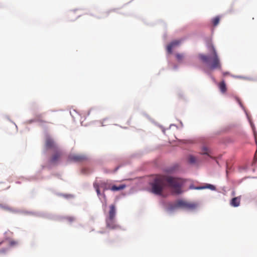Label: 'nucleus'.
<instances>
[{"instance_id": "obj_1", "label": "nucleus", "mask_w": 257, "mask_h": 257, "mask_svg": "<svg viewBox=\"0 0 257 257\" xmlns=\"http://www.w3.org/2000/svg\"><path fill=\"white\" fill-rule=\"evenodd\" d=\"M182 181L179 178L166 175H157L151 184L152 192L157 195H161L166 185L171 188L174 193L179 194L182 193Z\"/></svg>"}, {"instance_id": "obj_2", "label": "nucleus", "mask_w": 257, "mask_h": 257, "mask_svg": "<svg viewBox=\"0 0 257 257\" xmlns=\"http://www.w3.org/2000/svg\"><path fill=\"white\" fill-rule=\"evenodd\" d=\"M116 207L114 204L109 206V210L108 215L105 218L106 226L110 229H116L120 228V226L116 223L115 220Z\"/></svg>"}, {"instance_id": "obj_3", "label": "nucleus", "mask_w": 257, "mask_h": 257, "mask_svg": "<svg viewBox=\"0 0 257 257\" xmlns=\"http://www.w3.org/2000/svg\"><path fill=\"white\" fill-rule=\"evenodd\" d=\"M101 188H103L104 191L110 190L112 191H117L124 189L126 186L124 184L120 185L118 186L112 185L111 182L109 180L98 181Z\"/></svg>"}, {"instance_id": "obj_4", "label": "nucleus", "mask_w": 257, "mask_h": 257, "mask_svg": "<svg viewBox=\"0 0 257 257\" xmlns=\"http://www.w3.org/2000/svg\"><path fill=\"white\" fill-rule=\"evenodd\" d=\"M197 204L194 202H188L184 200H178L175 204V207L181 208L186 210H192L195 209Z\"/></svg>"}, {"instance_id": "obj_5", "label": "nucleus", "mask_w": 257, "mask_h": 257, "mask_svg": "<svg viewBox=\"0 0 257 257\" xmlns=\"http://www.w3.org/2000/svg\"><path fill=\"white\" fill-rule=\"evenodd\" d=\"M211 49L213 52V57L212 58V64H211L210 68L212 69L216 68L220 69L221 64L220 63V61L217 55L215 49L213 46L211 47Z\"/></svg>"}, {"instance_id": "obj_6", "label": "nucleus", "mask_w": 257, "mask_h": 257, "mask_svg": "<svg viewBox=\"0 0 257 257\" xmlns=\"http://www.w3.org/2000/svg\"><path fill=\"white\" fill-rule=\"evenodd\" d=\"M87 158L84 154H71L69 156V159L76 162H81L87 160Z\"/></svg>"}, {"instance_id": "obj_7", "label": "nucleus", "mask_w": 257, "mask_h": 257, "mask_svg": "<svg viewBox=\"0 0 257 257\" xmlns=\"http://www.w3.org/2000/svg\"><path fill=\"white\" fill-rule=\"evenodd\" d=\"M45 147L47 149H57V147L55 145L54 141L49 137H47L46 139Z\"/></svg>"}, {"instance_id": "obj_8", "label": "nucleus", "mask_w": 257, "mask_h": 257, "mask_svg": "<svg viewBox=\"0 0 257 257\" xmlns=\"http://www.w3.org/2000/svg\"><path fill=\"white\" fill-rule=\"evenodd\" d=\"M181 43V40H175L171 42L169 44H168L167 46V51L168 53L171 54L172 52V49L180 45Z\"/></svg>"}, {"instance_id": "obj_9", "label": "nucleus", "mask_w": 257, "mask_h": 257, "mask_svg": "<svg viewBox=\"0 0 257 257\" xmlns=\"http://www.w3.org/2000/svg\"><path fill=\"white\" fill-rule=\"evenodd\" d=\"M62 155V153L60 151H57V152L53 155L51 159V162L55 163L59 160Z\"/></svg>"}, {"instance_id": "obj_10", "label": "nucleus", "mask_w": 257, "mask_h": 257, "mask_svg": "<svg viewBox=\"0 0 257 257\" xmlns=\"http://www.w3.org/2000/svg\"><path fill=\"white\" fill-rule=\"evenodd\" d=\"M240 196L233 198L230 201V204L231 206L234 207H238L240 205Z\"/></svg>"}, {"instance_id": "obj_11", "label": "nucleus", "mask_w": 257, "mask_h": 257, "mask_svg": "<svg viewBox=\"0 0 257 257\" xmlns=\"http://www.w3.org/2000/svg\"><path fill=\"white\" fill-rule=\"evenodd\" d=\"M191 189H196V190H201V189H209L212 190H215V187L211 184H207L206 186H200V187H190Z\"/></svg>"}, {"instance_id": "obj_12", "label": "nucleus", "mask_w": 257, "mask_h": 257, "mask_svg": "<svg viewBox=\"0 0 257 257\" xmlns=\"http://www.w3.org/2000/svg\"><path fill=\"white\" fill-rule=\"evenodd\" d=\"M218 87H219V88L220 91L222 93H224L226 92V91L227 90V88H226V84L224 80L222 81L221 82H220L219 83Z\"/></svg>"}, {"instance_id": "obj_13", "label": "nucleus", "mask_w": 257, "mask_h": 257, "mask_svg": "<svg viewBox=\"0 0 257 257\" xmlns=\"http://www.w3.org/2000/svg\"><path fill=\"white\" fill-rule=\"evenodd\" d=\"M35 121H37L41 123H47V122L44 119L43 116L42 114H39L36 116Z\"/></svg>"}, {"instance_id": "obj_14", "label": "nucleus", "mask_w": 257, "mask_h": 257, "mask_svg": "<svg viewBox=\"0 0 257 257\" xmlns=\"http://www.w3.org/2000/svg\"><path fill=\"white\" fill-rule=\"evenodd\" d=\"M93 187L95 188L97 194L98 196H99L100 195V186H99V184L98 183V181L96 180L94 183H93Z\"/></svg>"}, {"instance_id": "obj_15", "label": "nucleus", "mask_w": 257, "mask_h": 257, "mask_svg": "<svg viewBox=\"0 0 257 257\" xmlns=\"http://www.w3.org/2000/svg\"><path fill=\"white\" fill-rule=\"evenodd\" d=\"M199 58L203 62H204L205 63H208L209 57L208 56L203 55V54H200V55H199Z\"/></svg>"}, {"instance_id": "obj_16", "label": "nucleus", "mask_w": 257, "mask_h": 257, "mask_svg": "<svg viewBox=\"0 0 257 257\" xmlns=\"http://www.w3.org/2000/svg\"><path fill=\"white\" fill-rule=\"evenodd\" d=\"M219 21H220V18L219 17H216L214 18H213L212 20V24H213V26H217L218 24Z\"/></svg>"}, {"instance_id": "obj_17", "label": "nucleus", "mask_w": 257, "mask_h": 257, "mask_svg": "<svg viewBox=\"0 0 257 257\" xmlns=\"http://www.w3.org/2000/svg\"><path fill=\"white\" fill-rule=\"evenodd\" d=\"M176 57L178 61H181L184 58L183 54L177 53L176 54Z\"/></svg>"}, {"instance_id": "obj_18", "label": "nucleus", "mask_w": 257, "mask_h": 257, "mask_svg": "<svg viewBox=\"0 0 257 257\" xmlns=\"http://www.w3.org/2000/svg\"><path fill=\"white\" fill-rule=\"evenodd\" d=\"M209 150L207 147H203L202 148V154H207V155H209Z\"/></svg>"}, {"instance_id": "obj_19", "label": "nucleus", "mask_w": 257, "mask_h": 257, "mask_svg": "<svg viewBox=\"0 0 257 257\" xmlns=\"http://www.w3.org/2000/svg\"><path fill=\"white\" fill-rule=\"evenodd\" d=\"M189 161L191 164L195 163L196 162V158L194 156H190L189 157Z\"/></svg>"}, {"instance_id": "obj_20", "label": "nucleus", "mask_w": 257, "mask_h": 257, "mask_svg": "<svg viewBox=\"0 0 257 257\" xmlns=\"http://www.w3.org/2000/svg\"><path fill=\"white\" fill-rule=\"evenodd\" d=\"M66 219L68 221L72 222L75 220V218L73 216H68L66 217Z\"/></svg>"}]
</instances>
